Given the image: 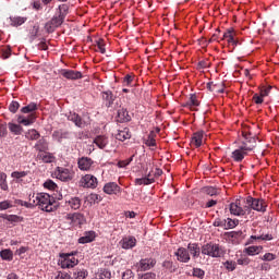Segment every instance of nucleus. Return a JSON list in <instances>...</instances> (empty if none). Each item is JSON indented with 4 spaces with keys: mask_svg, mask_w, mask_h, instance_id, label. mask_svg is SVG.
<instances>
[{
    "mask_svg": "<svg viewBox=\"0 0 279 279\" xmlns=\"http://www.w3.org/2000/svg\"><path fill=\"white\" fill-rule=\"evenodd\" d=\"M35 206H39L40 210L45 213H53L58 210V202L48 193H37L34 195Z\"/></svg>",
    "mask_w": 279,
    "mask_h": 279,
    "instance_id": "f257e3e1",
    "label": "nucleus"
},
{
    "mask_svg": "<svg viewBox=\"0 0 279 279\" xmlns=\"http://www.w3.org/2000/svg\"><path fill=\"white\" fill-rule=\"evenodd\" d=\"M68 12H69V5H66V4L59 5V15H54L46 24V27H48V29H56V27H60V25H62V23H64Z\"/></svg>",
    "mask_w": 279,
    "mask_h": 279,
    "instance_id": "f03ea898",
    "label": "nucleus"
},
{
    "mask_svg": "<svg viewBox=\"0 0 279 279\" xmlns=\"http://www.w3.org/2000/svg\"><path fill=\"white\" fill-rule=\"evenodd\" d=\"M201 252L204 256H209L210 258H221V256H223V248L221 245L213 242L204 244Z\"/></svg>",
    "mask_w": 279,
    "mask_h": 279,
    "instance_id": "7ed1b4c3",
    "label": "nucleus"
},
{
    "mask_svg": "<svg viewBox=\"0 0 279 279\" xmlns=\"http://www.w3.org/2000/svg\"><path fill=\"white\" fill-rule=\"evenodd\" d=\"M77 252H72V253H62L60 254V260L59 265L61 269H73L76 265L80 264V259L75 257Z\"/></svg>",
    "mask_w": 279,
    "mask_h": 279,
    "instance_id": "20e7f679",
    "label": "nucleus"
},
{
    "mask_svg": "<svg viewBox=\"0 0 279 279\" xmlns=\"http://www.w3.org/2000/svg\"><path fill=\"white\" fill-rule=\"evenodd\" d=\"M245 202L248 208L251 207L253 210H256L257 213H267V202H265V199L247 196L244 203Z\"/></svg>",
    "mask_w": 279,
    "mask_h": 279,
    "instance_id": "39448f33",
    "label": "nucleus"
},
{
    "mask_svg": "<svg viewBox=\"0 0 279 279\" xmlns=\"http://www.w3.org/2000/svg\"><path fill=\"white\" fill-rule=\"evenodd\" d=\"M242 136L244 141L240 147L247 153L254 151V149H256V137L252 136V133H247L245 131L242 132Z\"/></svg>",
    "mask_w": 279,
    "mask_h": 279,
    "instance_id": "423d86ee",
    "label": "nucleus"
},
{
    "mask_svg": "<svg viewBox=\"0 0 279 279\" xmlns=\"http://www.w3.org/2000/svg\"><path fill=\"white\" fill-rule=\"evenodd\" d=\"M68 121H72L76 125V128H86L87 125H90V118H82L77 113L70 112L68 114Z\"/></svg>",
    "mask_w": 279,
    "mask_h": 279,
    "instance_id": "0eeeda50",
    "label": "nucleus"
},
{
    "mask_svg": "<svg viewBox=\"0 0 279 279\" xmlns=\"http://www.w3.org/2000/svg\"><path fill=\"white\" fill-rule=\"evenodd\" d=\"M98 184L97 177L93 174H85L80 181V186H83V189H97Z\"/></svg>",
    "mask_w": 279,
    "mask_h": 279,
    "instance_id": "6e6552de",
    "label": "nucleus"
},
{
    "mask_svg": "<svg viewBox=\"0 0 279 279\" xmlns=\"http://www.w3.org/2000/svg\"><path fill=\"white\" fill-rule=\"evenodd\" d=\"M250 210V206L241 204V201H235L234 203L230 204V213L231 215H235V217H242Z\"/></svg>",
    "mask_w": 279,
    "mask_h": 279,
    "instance_id": "1a4fd4ad",
    "label": "nucleus"
},
{
    "mask_svg": "<svg viewBox=\"0 0 279 279\" xmlns=\"http://www.w3.org/2000/svg\"><path fill=\"white\" fill-rule=\"evenodd\" d=\"M102 191L107 195H120L121 186H119V184H117L116 182H109L105 184Z\"/></svg>",
    "mask_w": 279,
    "mask_h": 279,
    "instance_id": "9d476101",
    "label": "nucleus"
},
{
    "mask_svg": "<svg viewBox=\"0 0 279 279\" xmlns=\"http://www.w3.org/2000/svg\"><path fill=\"white\" fill-rule=\"evenodd\" d=\"M56 175L58 180H61V182H69V180H72L71 170L66 168H57Z\"/></svg>",
    "mask_w": 279,
    "mask_h": 279,
    "instance_id": "9b49d317",
    "label": "nucleus"
},
{
    "mask_svg": "<svg viewBox=\"0 0 279 279\" xmlns=\"http://www.w3.org/2000/svg\"><path fill=\"white\" fill-rule=\"evenodd\" d=\"M174 255L177 256V260H179V263H189V260H191V254L184 247H179L177 252H174Z\"/></svg>",
    "mask_w": 279,
    "mask_h": 279,
    "instance_id": "f8f14e48",
    "label": "nucleus"
},
{
    "mask_svg": "<svg viewBox=\"0 0 279 279\" xmlns=\"http://www.w3.org/2000/svg\"><path fill=\"white\" fill-rule=\"evenodd\" d=\"M52 138L62 143V141L71 138V132L64 129L53 131Z\"/></svg>",
    "mask_w": 279,
    "mask_h": 279,
    "instance_id": "ddd939ff",
    "label": "nucleus"
},
{
    "mask_svg": "<svg viewBox=\"0 0 279 279\" xmlns=\"http://www.w3.org/2000/svg\"><path fill=\"white\" fill-rule=\"evenodd\" d=\"M247 154V150L243 149V146H240L238 149L231 153V158L234 162H243Z\"/></svg>",
    "mask_w": 279,
    "mask_h": 279,
    "instance_id": "4468645a",
    "label": "nucleus"
},
{
    "mask_svg": "<svg viewBox=\"0 0 279 279\" xmlns=\"http://www.w3.org/2000/svg\"><path fill=\"white\" fill-rule=\"evenodd\" d=\"M61 75L65 77V80H82L84 76L82 75V72L75 71V70H62Z\"/></svg>",
    "mask_w": 279,
    "mask_h": 279,
    "instance_id": "2eb2a0df",
    "label": "nucleus"
},
{
    "mask_svg": "<svg viewBox=\"0 0 279 279\" xmlns=\"http://www.w3.org/2000/svg\"><path fill=\"white\" fill-rule=\"evenodd\" d=\"M101 97L106 108H112L117 96H114L111 90H107L101 93Z\"/></svg>",
    "mask_w": 279,
    "mask_h": 279,
    "instance_id": "dca6fc26",
    "label": "nucleus"
},
{
    "mask_svg": "<svg viewBox=\"0 0 279 279\" xmlns=\"http://www.w3.org/2000/svg\"><path fill=\"white\" fill-rule=\"evenodd\" d=\"M204 143V131H197L192 135L191 147L198 148Z\"/></svg>",
    "mask_w": 279,
    "mask_h": 279,
    "instance_id": "f3484780",
    "label": "nucleus"
},
{
    "mask_svg": "<svg viewBox=\"0 0 279 279\" xmlns=\"http://www.w3.org/2000/svg\"><path fill=\"white\" fill-rule=\"evenodd\" d=\"M153 267H156V259L154 258H145L140 262L141 271H149Z\"/></svg>",
    "mask_w": 279,
    "mask_h": 279,
    "instance_id": "a211bd4d",
    "label": "nucleus"
},
{
    "mask_svg": "<svg viewBox=\"0 0 279 279\" xmlns=\"http://www.w3.org/2000/svg\"><path fill=\"white\" fill-rule=\"evenodd\" d=\"M78 169H81V171H88L90 170V167H93L94 161L93 159L88 158V157H82L78 159Z\"/></svg>",
    "mask_w": 279,
    "mask_h": 279,
    "instance_id": "6ab92c4d",
    "label": "nucleus"
},
{
    "mask_svg": "<svg viewBox=\"0 0 279 279\" xmlns=\"http://www.w3.org/2000/svg\"><path fill=\"white\" fill-rule=\"evenodd\" d=\"M120 243L123 250H132V247H136V238L128 236L122 239Z\"/></svg>",
    "mask_w": 279,
    "mask_h": 279,
    "instance_id": "aec40b11",
    "label": "nucleus"
},
{
    "mask_svg": "<svg viewBox=\"0 0 279 279\" xmlns=\"http://www.w3.org/2000/svg\"><path fill=\"white\" fill-rule=\"evenodd\" d=\"M65 204L71 207L72 210H80L82 207V199L77 196L70 197L69 199H65Z\"/></svg>",
    "mask_w": 279,
    "mask_h": 279,
    "instance_id": "412c9836",
    "label": "nucleus"
},
{
    "mask_svg": "<svg viewBox=\"0 0 279 279\" xmlns=\"http://www.w3.org/2000/svg\"><path fill=\"white\" fill-rule=\"evenodd\" d=\"M236 33L234 32V28H229L227 32L223 33V39H227V43H229V45H239V41L234 39Z\"/></svg>",
    "mask_w": 279,
    "mask_h": 279,
    "instance_id": "4be33fe9",
    "label": "nucleus"
},
{
    "mask_svg": "<svg viewBox=\"0 0 279 279\" xmlns=\"http://www.w3.org/2000/svg\"><path fill=\"white\" fill-rule=\"evenodd\" d=\"M225 236H227L228 241H230L231 243H239L241 241V236H243V232L230 231L226 232Z\"/></svg>",
    "mask_w": 279,
    "mask_h": 279,
    "instance_id": "5701e85b",
    "label": "nucleus"
},
{
    "mask_svg": "<svg viewBox=\"0 0 279 279\" xmlns=\"http://www.w3.org/2000/svg\"><path fill=\"white\" fill-rule=\"evenodd\" d=\"M36 151H39V154H43L45 151H49V142L45 137L37 141L35 144Z\"/></svg>",
    "mask_w": 279,
    "mask_h": 279,
    "instance_id": "b1692460",
    "label": "nucleus"
},
{
    "mask_svg": "<svg viewBox=\"0 0 279 279\" xmlns=\"http://www.w3.org/2000/svg\"><path fill=\"white\" fill-rule=\"evenodd\" d=\"M68 219H70L73 226H82L84 223V215L82 214H69Z\"/></svg>",
    "mask_w": 279,
    "mask_h": 279,
    "instance_id": "393cba45",
    "label": "nucleus"
},
{
    "mask_svg": "<svg viewBox=\"0 0 279 279\" xmlns=\"http://www.w3.org/2000/svg\"><path fill=\"white\" fill-rule=\"evenodd\" d=\"M94 145H97L99 149H106L108 146V136L98 135L94 138Z\"/></svg>",
    "mask_w": 279,
    "mask_h": 279,
    "instance_id": "a878e982",
    "label": "nucleus"
},
{
    "mask_svg": "<svg viewBox=\"0 0 279 279\" xmlns=\"http://www.w3.org/2000/svg\"><path fill=\"white\" fill-rule=\"evenodd\" d=\"M95 231H86L84 235L78 239V243L82 245L86 243H93V241H95Z\"/></svg>",
    "mask_w": 279,
    "mask_h": 279,
    "instance_id": "bb28decb",
    "label": "nucleus"
},
{
    "mask_svg": "<svg viewBox=\"0 0 279 279\" xmlns=\"http://www.w3.org/2000/svg\"><path fill=\"white\" fill-rule=\"evenodd\" d=\"M117 141H128L129 138H132V133H130V130L128 128H124L122 130H119L116 134Z\"/></svg>",
    "mask_w": 279,
    "mask_h": 279,
    "instance_id": "cd10ccee",
    "label": "nucleus"
},
{
    "mask_svg": "<svg viewBox=\"0 0 279 279\" xmlns=\"http://www.w3.org/2000/svg\"><path fill=\"white\" fill-rule=\"evenodd\" d=\"M118 119L120 123H128L132 121V117L130 116V112H128V109H119L118 110Z\"/></svg>",
    "mask_w": 279,
    "mask_h": 279,
    "instance_id": "c85d7f7f",
    "label": "nucleus"
},
{
    "mask_svg": "<svg viewBox=\"0 0 279 279\" xmlns=\"http://www.w3.org/2000/svg\"><path fill=\"white\" fill-rule=\"evenodd\" d=\"M187 250L192 255V258H199V254L202 253V248H199V244L197 243H190L187 245Z\"/></svg>",
    "mask_w": 279,
    "mask_h": 279,
    "instance_id": "c756f323",
    "label": "nucleus"
},
{
    "mask_svg": "<svg viewBox=\"0 0 279 279\" xmlns=\"http://www.w3.org/2000/svg\"><path fill=\"white\" fill-rule=\"evenodd\" d=\"M37 158H39V160H43V162H46V163H51L56 160V157L53 156V154L47 150L44 153H38Z\"/></svg>",
    "mask_w": 279,
    "mask_h": 279,
    "instance_id": "7c9ffc66",
    "label": "nucleus"
},
{
    "mask_svg": "<svg viewBox=\"0 0 279 279\" xmlns=\"http://www.w3.org/2000/svg\"><path fill=\"white\" fill-rule=\"evenodd\" d=\"M36 121V116L34 113H31L27 118L23 116H19L17 123L22 125H32Z\"/></svg>",
    "mask_w": 279,
    "mask_h": 279,
    "instance_id": "2f4dec72",
    "label": "nucleus"
},
{
    "mask_svg": "<svg viewBox=\"0 0 279 279\" xmlns=\"http://www.w3.org/2000/svg\"><path fill=\"white\" fill-rule=\"evenodd\" d=\"M8 129L14 136H21V134H23V126H21V124L9 122Z\"/></svg>",
    "mask_w": 279,
    "mask_h": 279,
    "instance_id": "473e14b6",
    "label": "nucleus"
},
{
    "mask_svg": "<svg viewBox=\"0 0 279 279\" xmlns=\"http://www.w3.org/2000/svg\"><path fill=\"white\" fill-rule=\"evenodd\" d=\"M88 277V270L84 268H75L72 274V279H86Z\"/></svg>",
    "mask_w": 279,
    "mask_h": 279,
    "instance_id": "72a5a7b5",
    "label": "nucleus"
},
{
    "mask_svg": "<svg viewBox=\"0 0 279 279\" xmlns=\"http://www.w3.org/2000/svg\"><path fill=\"white\" fill-rule=\"evenodd\" d=\"M199 106V100H197V95H190L189 101L185 102L184 108H197Z\"/></svg>",
    "mask_w": 279,
    "mask_h": 279,
    "instance_id": "f704fd0d",
    "label": "nucleus"
},
{
    "mask_svg": "<svg viewBox=\"0 0 279 279\" xmlns=\"http://www.w3.org/2000/svg\"><path fill=\"white\" fill-rule=\"evenodd\" d=\"M156 131H150L147 138L145 140V145L147 147H156Z\"/></svg>",
    "mask_w": 279,
    "mask_h": 279,
    "instance_id": "c9c22d12",
    "label": "nucleus"
},
{
    "mask_svg": "<svg viewBox=\"0 0 279 279\" xmlns=\"http://www.w3.org/2000/svg\"><path fill=\"white\" fill-rule=\"evenodd\" d=\"M28 141H38L40 138V133L36 129H31L25 133Z\"/></svg>",
    "mask_w": 279,
    "mask_h": 279,
    "instance_id": "e433bc0d",
    "label": "nucleus"
},
{
    "mask_svg": "<svg viewBox=\"0 0 279 279\" xmlns=\"http://www.w3.org/2000/svg\"><path fill=\"white\" fill-rule=\"evenodd\" d=\"M28 174V171H13L11 173V178H13V180H16V182H23V178H26V175Z\"/></svg>",
    "mask_w": 279,
    "mask_h": 279,
    "instance_id": "4c0bfd02",
    "label": "nucleus"
},
{
    "mask_svg": "<svg viewBox=\"0 0 279 279\" xmlns=\"http://www.w3.org/2000/svg\"><path fill=\"white\" fill-rule=\"evenodd\" d=\"M0 257L2 260H13L14 258V253H12V250L10 248H4L0 252Z\"/></svg>",
    "mask_w": 279,
    "mask_h": 279,
    "instance_id": "58836bf2",
    "label": "nucleus"
},
{
    "mask_svg": "<svg viewBox=\"0 0 279 279\" xmlns=\"http://www.w3.org/2000/svg\"><path fill=\"white\" fill-rule=\"evenodd\" d=\"M154 182H156L154 178L144 177L142 179H135V184H137L138 186H142V184H144V186H147L149 184H154Z\"/></svg>",
    "mask_w": 279,
    "mask_h": 279,
    "instance_id": "ea45409f",
    "label": "nucleus"
},
{
    "mask_svg": "<svg viewBox=\"0 0 279 279\" xmlns=\"http://www.w3.org/2000/svg\"><path fill=\"white\" fill-rule=\"evenodd\" d=\"M38 110V105L36 102H31L21 109L24 114H29V112H36Z\"/></svg>",
    "mask_w": 279,
    "mask_h": 279,
    "instance_id": "a19ab883",
    "label": "nucleus"
},
{
    "mask_svg": "<svg viewBox=\"0 0 279 279\" xmlns=\"http://www.w3.org/2000/svg\"><path fill=\"white\" fill-rule=\"evenodd\" d=\"M10 21H11L12 27H20V25H23L27 21V17L15 16V17H11Z\"/></svg>",
    "mask_w": 279,
    "mask_h": 279,
    "instance_id": "79ce46f5",
    "label": "nucleus"
},
{
    "mask_svg": "<svg viewBox=\"0 0 279 279\" xmlns=\"http://www.w3.org/2000/svg\"><path fill=\"white\" fill-rule=\"evenodd\" d=\"M236 226H239V220L232 218L225 219V230H232Z\"/></svg>",
    "mask_w": 279,
    "mask_h": 279,
    "instance_id": "37998d69",
    "label": "nucleus"
},
{
    "mask_svg": "<svg viewBox=\"0 0 279 279\" xmlns=\"http://www.w3.org/2000/svg\"><path fill=\"white\" fill-rule=\"evenodd\" d=\"M0 189L2 191H9V186H8V174H5V172H1L0 171Z\"/></svg>",
    "mask_w": 279,
    "mask_h": 279,
    "instance_id": "c03bdc74",
    "label": "nucleus"
},
{
    "mask_svg": "<svg viewBox=\"0 0 279 279\" xmlns=\"http://www.w3.org/2000/svg\"><path fill=\"white\" fill-rule=\"evenodd\" d=\"M203 191L206 195H209V197H215L219 195V190L217 187L206 186L203 189Z\"/></svg>",
    "mask_w": 279,
    "mask_h": 279,
    "instance_id": "a18cd8bd",
    "label": "nucleus"
},
{
    "mask_svg": "<svg viewBox=\"0 0 279 279\" xmlns=\"http://www.w3.org/2000/svg\"><path fill=\"white\" fill-rule=\"evenodd\" d=\"M2 219H5L7 221H10L11 223H19L21 221V218L16 215H0Z\"/></svg>",
    "mask_w": 279,
    "mask_h": 279,
    "instance_id": "49530a36",
    "label": "nucleus"
},
{
    "mask_svg": "<svg viewBox=\"0 0 279 279\" xmlns=\"http://www.w3.org/2000/svg\"><path fill=\"white\" fill-rule=\"evenodd\" d=\"M97 279H111L112 278V272L108 269H102L100 272L96 275Z\"/></svg>",
    "mask_w": 279,
    "mask_h": 279,
    "instance_id": "de8ad7c7",
    "label": "nucleus"
},
{
    "mask_svg": "<svg viewBox=\"0 0 279 279\" xmlns=\"http://www.w3.org/2000/svg\"><path fill=\"white\" fill-rule=\"evenodd\" d=\"M19 204L21 206H25V208H32L35 206L36 204V199H34V194L29 197V202H25V201H19Z\"/></svg>",
    "mask_w": 279,
    "mask_h": 279,
    "instance_id": "09e8293b",
    "label": "nucleus"
},
{
    "mask_svg": "<svg viewBox=\"0 0 279 279\" xmlns=\"http://www.w3.org/2000/svg\"><path fill=\"white\" fill-rule=\"evenodd\" d=\"M192 276L194 278L204 279L206 271H204L202 268H193Z\"/></svg>",
    "mask_w": 279,
    "mask_h": 279,
    "instance_id": "8fccbe9b",
    "label": "nucleus"
},
{
    "mask_svg": "<svg viewBox=\"0 0 279 279\" xmlns=\"http://www.w3.org/2000/svg\"><path fill=\"white\" fill-rule=\"evenodd\" d=\"M236 263L239 265H242L243 267H247V265H250V263H252V259H250V257H247V255H242L240 258H238Z\"/></svg>",
    "mask_w": 279,
    "mask_h": 279,
    "instance_id": "3c124183",
    "label": "nucleus"
},
{
    "mask_svg": "<svg viewBox=\"0 0 279 279\" xmlns=\"http://www.w3.org/2000/svg\"><path fill=\"white\" fill-rule=\"evenodd\" d=\"M10 56H12V48H10V46H7L1 50V58L2 60H8Z\"/></svg>",
    "mask_w": 279,
    "mask_h": 279,
    "instance_id": "603ef678",
    "label": "nucleus"
},
{
    "mask_svg": "<svg viewBox=\"0 0 279 279\" xmlns=\"http://www.w3.org/2000/svg\"><path fill=\"white\" fill-rule=\"evenodd\" d=\"M245 252L248 256H254L260 252V247L258 246H248L245 248Z\"/></svg>",
    "mask_w": 279,
    "mask_h": 279,
    "instance_id": "864d4df0",
    "label": "nucleus"
},
{
    "mask_svg": "<svg viewBox=\"0 0 279 279\" xmlns=\"http://www.w3.org/2000/svg\"><path fill=\"white\" fill-rule=\"evenodd\" d=\"M19 108H21V104H19V101L13 100L10 105H9V110L10 112H12L13 114H16Z\"/></svg>",
    "mask_w": 279,
    "mask_h": 279,
    "instance_id": "5fc2aeb1",
    "label": "nucleus"
},
{
    "mask_svg": "<svg viewBox=\"0 0 279 279\" xmlns=\"http://www.w3.org/2000/svg\"><path fill=\"white\" fill-rule=\"evenodd\" d=\"M251 239L256 240H260V241H271L274 239V235L267 233V234H262L259 236L256 235H252Z\"/></svg>",
    "mask_w": 279,
    "mask_h": 279,
    "instance_id": "6e6d98bb",
    "label": "nucleus"
},
{
    "mask_svg": "<svg viewBox=\"0 0 279 279\" xmlns=\"http://www.w3.org/2000/svg\"><path fill=\"white\" fill-rule=\"evenodd\" d=\"M213 226L215 228H223V230H226V219L216 218L213 222Z\"/></svg>",
    "mask_w": 279,
    "mask_h": 279,
    "instance_id": "4d7b16f0",
    "label": "nucleus"
},
{
    "mask_svg": "<svg viewBox=\"0 0 279 279\" xmlns=\"http://www.w3.org/2000/svg\"><path fill=\"white\" fill-rule=\"evenodd\" d=\"M44 187L48 189L49 191H56V189H58V185L56 184V182H53L52 180H47L44 183Z\"/></svg>",
    "mask_w": 279,
    "mask_h": 279,
    "instance_id": "13d9d810",
    "label": "nucleus"
},
{
    "mask_svg": "<svg viewBox=\"0 0 279 279\" xmlns=\"http://www.w3.org/2000/svg\"><path fill=\"white\" fill-rule=\"evenodd\" d=\"M223 265L228 271H234V269H236V262L227 260Z\"/></svg>",
    "mask_w": 279,
    "mask_h": 279,
    "instance_id": "bf43d9fd",
    "label": "nucleus"
},
{
    "mask_svg": "<svg viewBox=\"0 0 279 279\" xmlns=\"http://www.w3.org/2000/svg\"><path fill=\"white\" fill-rule=\"evenodd\" d=\"M132 160H134V156H132V157H130L129 159H125V160H120L118 162L119 169H123V168L128 167V165H130L132 162Z\"/></svg>",
    "mask_w": 279,
    "mask_h": 279,
    "instance_id": "052dcab7",
    "label": "nucleus"
},
{
    "mask_svg": "<svg viewBox=\"0 0 279 279\" xmlns=\"http://www.w3.org/2000/svg\"><path fill=\"white\" fill-rule=\"evenodd\" d=\"M96 45L98 47V51H100L101 53H106V41L104 39H98L96 41Z\"/></svg>",
    "mask_w": 279,
    "mask_h": 279,
    "instance_id": "680f3d73",
    "label": "nucleus"
},
{
    "mask_svg": "<svg viewBox=\"0 0 279 279\" xmlns=\"http://www.w3.org/2000/svg\"><path fill=\"white\" fill-rule=\"evenodd\" d=\"M132 82H134V76L132 74H126L123 78V86H132Z\"/></svg>",
    "mask_w": 279,
    "mask_h": 279,
    "instance_id": "e2e57ef3",
    "label": "nucleus"
},
{
    "mask_svg": "<svg viewBox=\"0 0 279 279\" xmlns=\"http://www.w3.org/2000/svg\"><path fill=\"white\" fill-rule=\"evenodd\" d=\"M101 195H99V194H95V193H92L90 195H89V202H90V204H95V203H99V202H101Z\"/></svg>",
    "mask_w": 279,
    "mask_h": 279,
    "instance_id": "0e129e2a",
    "label": "nucleus"
},
{
    "mask_svg": "<svg viewBox=\"0 0 279 279\" xmlns=\"http://www.w3.org/2000/svg\"><path fill=\"white\" fill-rule=\"evenodd\" d=\"M140 279H156L155 272H145V274H138Z\"/></svg>",
    "mask_w": 279,
    "mask_h": 279,
    "instance_id": "69168bd1",
    "label": "nucleus"
},
{
    "mask_svg": "<svg viewBox=\"0 0 279 279\" xmlns=\"http://www.w3.org/2000/svg\"><path fill=\"white\" fill-rule=\"evenodd\" d=\"M122 279H134V272L130 269L122 274Z\"/></svg>",
    "mask_w": 279,
    "mask_h": 279,
    "instance_id": "338daca9",
    "label": "nucleus"
},
{
    "mask_svg": "<svg viewBox=\"0 0 279 279\" xmlns=\"http://www.w3.org/2000/svg\"><path fill=\"white\" fill-rule=\"evenodd\" d=\"M54 279H71V275L68 272H58Z\"/></svg>",
    "mask_w": 279,
    "mask_h": 279,
    "instance_id": "774afa93",
    "label": "nucleus"
}]
</instances>
